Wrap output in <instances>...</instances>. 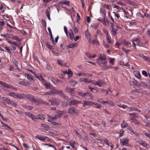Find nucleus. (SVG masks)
Instances as JSON below:
<instances>
[{
    "label": "nucleus",
    "mask_w": 150,
    "mask_h": 150,
    "mask_svg": "<svg viewBox=\"0 0 150 150\" xmlns=\"http://www.w3.org/2000/svg\"><path fill=\"white\" fill-rule=\"evenodd\" d=\"M51 103V105L58 106L61 102V100L59 98H52L49 100Z\"/></svg>",
    "instance_id": "f257e3e1"
},
{
    "label": "nucleus",
    "mask_w": 150,
    "mask_h": 150,
    "mask_svg": "<svg viewBox=\"0 0 150 150\" xmlns=\"http://www.w3.org/2000/svg\"><path fill=\"white\" fill-rule=\"evenodd\" d=\"M79 111L73 107H70L68 110V112L70 115H77Z\"/></svg>",
    "instance_id": "f03ea898"
},
{
    "label": "nucleus",
    "mask_w": 150,
    "mask_h": 150,
    "mask_svg": "<svg viewBox=\"0 0 150 150\" xmlns=\"http://www.w3.org/2000/svg\"><path fill=\"white\" fill-rule=\"evenodd\" d=\"M8 95L15 98L21 99L23 97V95H21V94L18 93H16L13 92H10L8 93Z\"/></svg>",
    "instance_id": "7ed1b4c3"
},
{
    "label": "nucleus",
    "mask_w": 150,
    "mask_h": 150,
    "mask_svg": "<svg viewBox=\"0 0 150 150\" xmlns=\"http://www.w3.org/2000/svg\"><path fill=\"white\" fill-rule=\"evenodd\" d=\"M35 137L39 140L41 141L45 142V140H47L49 141L50 140L48 139V138L46 136H42L40 135H37Z\"/></svg>",
    "instance_id": "20e7f679"
},
{
    "label": "nucleus",
    "mask_w": 150,
    "mask_h": 150,
    "mask_svg": "<svg viewBox=\"0 0 150 150\" xmlns=\"http://www.w3.org/2000/svg\"><path fill=\"white\" fill-rule=\"evenodd\" d=\"M130 84L131 85L136 86H140L141 84L136 80L133 78L130 79Z\"/></svg>",
    "instance_id": "39448f33"
},
{
    "label": "nucleus",
    "mask_w": 150,
    "mask_h": 150,
    "mask_svg": "<svg viewBox=\"0 0 150 150\" xmlns=\"http://www.w3.org/2000/svg\"><path fill=\"white\" fill-rule=\"evenodd\" d=\"M120 141L122 145H125L127 146H128L129 140L128 138H124L120 139Z\"/></svg>",
    "instance_id": "423d86ee"
},
{
    "label": "nucleus",
    "mask_w": 150,
    "mask_h": 150,
    "mask_svg": "<svg viewBox=\"0 0 150 150\" xmlns=\"http://www.w3.org/2000/svg\"><path fill=\"white\" fill-rule=\"evenodd\" d=\"M19 83L24 86H27L30 85L31 83L28 81L23 80L20 81Z\"/></svg>",
    "instance_id": "0eeeda50"
},
{
    "label": "nucleus",
    "mask_w": 150,
    "mask_h": 150,
    "mask_svg": "<svg viewBox=\"0 0 150 150\" xmlns=\"http://www.w3.org/2000/svg\"><path fill=\"white\" fill-rule=\"evenodd\" d=\"M107 63V61H105V62H98V64L100 66L101 69L103 70L106 69V68H105V67L107 66V65L106 64Z\"/></svg>",
    "instance_id": "6e6552de"
},
{
    "label": "nucleus",
    "mask_w": 150,
    "mask_h": 150,
    "mask_svg": "<svg viewBox=\"0 0 150 150\" xmlns=\"http://www.w3.org/2000/svg\"><path fill=\"white\" fill-rule=\"evenodd\" d=\"M138 142L140 144L145 148H148L149 147V145L147 144L144 141L139 140Z\"/></svg>",
    "instance_id": "1a4fd4ad"
},
{
    "label": "nucleus",
    "mask_w": 150,
    "mask_h": 150,
    "mask_svg": "<svg viewBox=\"0 0 150 150\" xmlns=\"http://www.w3.org/2000/svg\"><path fill=\"white\" fill-rule=\"evenodd\" d=\"M83 106L85 105H92L93 104H95V103L93 102H91L89 101L84 100L83 103Z\"/></svg>",
    "instance_id": "9d476101"
},
{
    "label": "nucleus",
    "mask_w": 150,
    "mask_h": 150,
    "mask_svg": "<svg viewBox=\"0 0 150 150\" xmlns=\"http://www.w3.org/2000/svg\"><path fill=\"white\" fill-rule=\"evenodd\" d=\"M50 13L51 11L50 10V8H48L45 10V14L46 15L48 19L50 21L51 20V18L50 17Z\"/></svg>",
    "instance_id": "9b49d317"
},
{
    "label": "nucleus",
    "mask_w": 150,
    "mask_h": 150,
    "mask_svg": "<svg viewBox=\"0 0 150 150\" xmlns=\"http://www.w3.org/2000/svg\"><path fill=\"white\" fill-rule=\"evenodd\" d=\"M64 112V111H60L59 112V113H57V114H55V117L56 118V119H57L58 118H59L61 117L62 116V114Z\"/></svg>",
    "instance_id": "f8f14e48"
},
{
    "label": "nucleus",
    "mask_w": 150,
    "mask_h": 150,
    "mask_svg": "<svg viewBox=\"0 0 150 150\" xmlns=\"http://www.w3.org/2000/svg\"><path fill=\"white\" fill-rule=\"evenodd\" d=\"M79 102V101L76 100H72L69 103V105L70 106H71L72 105H75L76 104H77Z\"/></svg>",
    "instance_id": "ddd939ff"
},
{
    "label": "nucleus",
    "mask_w": 150,
    "mask_h": 150,
    "mask_svg": "<svg viewBox=\"0 0 150 150\" xmlns=\"http://www.w3.org/2000/svg\"><path fill=\"white\" fill-rule=\"evenodd\" d=\"M75 88H71L69 87H67L65 88L66 91L68 93H72V92L74 90Z\"/></svg>",
    "instance_id": "4468645a"
},
{
    "label": "nucleus",
    "mask_w": 150,
    "mask_h": 150,
    "mask_svg": "<svg viewBox=\"0 0 150 150\" xmlns=\"http://www.w3.org/2000/svg\"><path fill=\"white\" fill-rule=\"evenodd\" d=\"M130 110V111H137L139 112H141L140 110L139 109L135 107L134 106L131 107L129 108Z\"/></svg>",
    "instance_id": "2eb2a0df"
},
{
    "label": "nucleus",
    "mask_w": 150,
    "mask_h": 150,
    "mask_svg": "<svg viewBox=\"0 0 150 150\" xmlns=\"http://www.w3.org/2000/svg\"><path fill=\"white\" fill-rule=\"evenodd\" d=\"M99 59L101 61L104 60H105L106 59V57L105 54H100V56H99Z\"/></svg>",
    "instance_id": "dca6fc26"
},
{
    "label": "nucleus",
    "mask_w": 150,
    "mask_h": 150,
    "mask_svg": "<svg viewBox=\"0 0 150 150\" xmlns=\"http://www.w3.org/2000/svg\"><path fill=\"white\" fill-rule=\"evenodd\" d=\"M96 85L98 86L99 87H101L102 85H105V83L102 80H100L99 81H96Z\"/></svg>",
    "instance_id": "f3484780"
},
{
    "label": "nucleus",
    "mask_w": 150,
    "mask_h": 150,
    "mask_svg": "<svg viewBox=\"0 0 150 150\" xmlns=\"http://www.w3.org/2000/svg\"><path fill=\"white\" fill-rule=\"evenodd\" d=\"M41 100L39 99H34L33 103H34L36 105H39L41 103Z\"/></svg>",
    "instance_id": "a211bd4d"
},
{
    "label": "nucleus",
    "mask_w": 150,
    "mask_h": 150,
    "mask_svg": "<svg viewBox=\"0 0 150 150\" xmlns=\"http://www.w3.org/2000/svg\"><path fill=\"white\" fill-rule=\"evenodd\" d=\"M128 126V124L124 120L122 121V123L121 124V127L123 128L126 127Z\"/></svg>",
    "instance_id": "6ab92c4d"
},
{
    "label": "nucleus",
    "mask_w": 150,
    "mask_h": 150,
    "mask_svg": "<svg viewBox=\"0 0 150 150\" xmlns=\"http://www.w3.org/2000/svg\"><path fill=\"white\" fill-rule=\"evenodd\" d=\"M21 95H23L22 96L23 98H21V99H23V98H26L28 100L30 98V97H32V95L30 94H27L25 95L23 94H21Z\"/></svg>",
    "instance_id": "aec40b11"
},
{
    "label": "nucleus",
    "mask_w": 150,
    "mask_h": 150,
    "mask_svg": "<svg viewBox=\"0 0 150 150\" xmlns=\"http://www.w3.org/2000/svg\"><path fill=\"white\" fill-rule=\"evenodd\" d=\"M79 137L81 139L84 140H87L88 139V138L87 137L85 136H83L81 134H79Z\"/></svg>",
    "instance_id": "412c9836"
},
{
    "label": "nucleus",
    "mask_w": 150,
    "mask_h": 150,
    "mask_svg": "<svg viewBox=\"0 0 150 150\" xmlns=\"http://www.w3.org/2000/svg\"><path fill=\"white\" fill-rule=\"evenodd\" d=\"M77 46L76 43H71L69 45L67 46V47L69 48H73Z\"/></svg>",
    "instance_id": "4be33fe9"
},
{
    "label": "nucleus",
    "mask_w": 150,
    "mask_h": 150,
    "mask_svg": "<svg viewBox=\"0 0 150 150\" xmlns=\"http://www.w3.org/2000/svg\"><path fill=\"white\" fill-rule=\"evenodd\" d=\"M134 74L135 76L138 79H141V76L139 72L138 71H135L134 72Z\"/></svg>",
    "instance_id": "5701e85b"
},
{
    "label": "nucleus",
    "mask_w": 150,
    "mask_h": 150,
    "mask_svg": "<svg viewBox=\"0 0 150 150\" xmlns=\"http://www.w3.org/2000/svg\"><path fill=\"white\" fill-rule=\"evenodd\" d=\"M59 3L62 4L69 5L70 4V2L68 1H63L60 2Z\"/></svg>",
    "instance_id": "b1692460"
},
{
    "label": "nucleus",
    "mask_w": 150,
    "mask_h": 150,
    "mask_svg": "<svg viewBox=\"0 0 150 150\" xmlns=\"http://www.w3.org/2000/svg\"><path fill=\"white\" fill-rule=\"evenodd\" d=\"M2 99L5 102H6V103L8 105H9V103L10 102V101L11 100L10 99L5 97H3L2 98Z\"/></svg>",
    "instance_id": "393cba45"
},
{
    "label": "nucleus",
    "mask_w": 150,
    "mask_h": 150,
    "mask_svg": "<svg viewBox=\"0 0 150 150\" xmlns=\"http://www.w3.org/2000/svg\"><path fill=\"white\" fill-rule=\"evenodd\" d=\"M42 83L44 84L46 88H50V84L47 83L45 81H44Z\"/></svg>",
    "instance_id": "a878e982"
},
{
    "label": "nucleus",
    "mask_w": 150,
    "mask_h": 150,
    "mask_svg": "<svg viewBox=\"0 0 150 150\" xmlns=\"http://www.w3.org/2000/svg\"><path fill=\"white\" fill-rule=\"evenodd\" d=\"M99 26V24L98 23H96L95 24H93L91 25V27L93 29H96Z\"/></svg>",
    "instance_id": "bb28decb"
},
{
    "label": "nucleus",
    "mask_w": 150,
    "mask_h": 150,
    "mask_svg": "<svg viewBox=\"0 0 150 150\" xmlns=\"http://www.w3.org/2000/svg\"><path fill=\"white\" fill-rule=\"evenodd\" d=\"M81 81H84L86 83H89L91 82V80H89V79L87 78H82Z\"/></svg>",
    "instance_id": "cd10ccee"
},
{
    "label": "nucleus",
    "mask_w": 150,
    "mask_h": 150,
    "mask_svg": "<svg viewBox=\"0 0 150 150\" xmlns=\"http://www.w3.org/2000/svg\"><path fill=\"white\" fill-rule=\"evenodd\" d=\"M0 84L2 85L3 87L6 88H8L9 85L3 81H1Z\"/></svg>",
    "instance_id": "c85d7f7f"
},
{
    "label": "nucleus",
    "mask_w": 150,
    "mask_h": 150,
    "mask_svg": "<svg viewBox=\"0 0 150 150\" xmlns=\"http://www.w3.org/2000/svg\"><path fill=\"white\" fill-rule=\"evenodd\" d=\"M70 145L73 148H75V146H74V145L76 144V142L74 141L71 140V141L70 142Z\"/></svg>",
    "instance_id": "c756f323"
},
{
    "label": "nucleus",
    "mask_w": 150,
    "mask_h": 150,
    "mask_svg": "<svg viewBox=\"0 0 150 150\" xmlns=\"http://www.w3.org/2000/svg\"><path fill=\"white\" fill-rule=\"evenodd\" d=\"M106 103H107L111 106H113L114 105L113 103L110 100L107 101H105V104Z\"/></svg>",
    "instance_id": "7c9ffc66"
},
{
    "label": "nucleus",
    "mask_w": 150,
    "mask_h": 150,
    "mask_svg": "<svg viewBox=\"0 0 150 150\" xmlns=\"http://www.w3.org/2000/svg\"><path fill=\"white\" fill-rule=\"evenodd\" d=\"M38 119L41 120H43L45 119L44 116L43 115H38L37 116Z\"/></svg>",
    "instance_id": "2f4dec72"
},
{
    "label": "nucleus",
    "mask_w": 150,
    "mask_h": 150,
    "mask_svg": "<svg viewBox=\"0 0 150 150\" xmlns=\"http://www.w3.org/2000/svg\"><path fill=\"white\" fill-rule=\"evenodd\" d=\"M11 105L14 107H16L17 106V104L14 102L13 101L11 100L9 103V105Z\"/></svg>",
    "instance_id": "473e14b6"
},
{
    "label": "nucleus",
    "mask_w": 150,
    "mask_h": 150,
    "mask_svg": "<svg viewBox=\"0 0 150 150\" xmlns=\"http://www.w3.org/2000/svg\"><path fill=\"white\" fill-rule=\"evenodd\" d=\"M61 103H62V107H65L67 106L68 103L66 101H65V102L62 101L61 102Z\"/></svg>",
    "instance_id": "72a5a7b5"
},
{
    "label": "nucleus",
    "mask_w": 150,
    "mask_h": 150,
    "mask_svg": "<svg viewBox=\"0 0 150 150\" xmlns=\"http://www.w3.org/2000/svg\"><path fill=\"white\" fill-rule=\"evenodd\" d=\"M127 3L132 6H134L136 5V4L134 2L129 0L127 1Z\"/></svg>",
    "instance_id": "f704fd0d"
},
{
    "label": "nucleus",
    "mask_w": 150,
    "mask_h": 150,
    "mask_svg": "<svg viewBox=\"0 0 150 150\" xmlns=\"http://www.w3.org/2000/svg\"><path fill=\"white\" fill-rule=\"evenodd\" d=\"M109 62L112 64L113 65L114 63L115 59L114 58H110Z\"/></svg>",
    "instance_id": "c9c22d12"
},
{
    "label": "nucleus",
    "mask_w": 150,
    "mask_h": 150,
    "mask_svg": "<svg viewBox=\"0 0 150 150\" xmlns=\"http://www.w3.org/2000/svg\"><path fill=\"white\" fill-rule=\"evenodd\" d=\"M27 78L30 81L33 80L34 79L31 77V76L28 74H25Z\"/></svg>",
    "instance_id": "e433bc0d"
},
{
    "label": "nucleus",
    "mask_w": 150,
    "mask_h": 150,
    "mask_svg": "<svg viewBox=\"0 0 150 150\" xmlns=\"http://www.w3.org/2000/svg\"><path fill=\"white\" fill-rule=\"evenodd\" d=\"M69 35L70 36V38L71 40H73L74 37V34L73 33H69Z\"/></svg>",
    "instance_id": "4c0bfd02"
},
{
    "label": "nucleus",
    "mask_w": 150,
    "mask_h": 150,
    "mask_svg": "<svg viewBox=\"0 0 150 150\" xmlns=\"http://www.w3.org/2000/svg\"><path fill=\"white\" fill-rule=\"evenodd\" d=\"M122 50L123 51L125 52L127 54H128V53L130 51V50L126 49L124 47L122 48Z\"/></svg>",
    "instance_id": "58836bf2"
},
{
    "label": "nucleus",
    "mask_w": 150,
    "mask_h": 150,
    "mask_svg": "<svg viewBox=\"0 0 150 150\" xmlns=\"http://www.w3.org/2000/svg\"><path fill=\"white\" fill-rule=\"evenodd\" d=\"M94 104L96 105V106L95 107V108H98L99 109H100L101 108V105L100 104H99L98 103H95V104Z\"/></svg>",
    "instance_id": "ea45409f"
},
{
    "label": "nucleus",
    "mask_w": 150,
    "mask_h": 150,
    "mask_svg": "<svg viewBox=\"0 0 150 150\" xmlns=\"http://www.w3.org/2000/svg\"><path fill=\"white\" fill-rule=\"evenodd\" d=\"M124 131L123 129H121L120 130V133L119 135L120 137H121L123 135V134L124 133Z\"/></svg>",
    "instance_id": "a19ab883"
},
{
    "label": "nucleus",
    "mask_w": 150,
    "mask_h": 150,
    "mask_svg": "<svg viewBox=\"0 0 150 150\" xmlns=\"http://www.w3.org/2000/svg\"><path fill=\"white\" fill-rule=\"evenodd\" d=\"M8 42L10 44H11L13 45H14L15 46H17V44L16 43V42H13L11 40H9L8 41Z\"/></svg>",
    "instance_id": "79ce46f5"
},
{
    "label": "nucleus",
    "mask_w": 150,
    "mask_h": 150,
    "mask_svg": "<svg viewBox=\"0 0 150 150\" xmlns=\"http://www.w3.org/2000/svg\"><path fill=\"white\" fill-rule=\"evenodd\" d=\"M143 133L145 136L148 137L149 139H150V134H149L145 132V131H144L143 132Z\"/></svg>",
    "instance_id": "37998d69"
},
{
    "label": "nucleus",
    "mask_w": 150,
    "mask_h": 150,
    "mask_svg": "<svg viewBox=\"0 0 150 150\" xmlns=\"http://www.w3.org/2000/svg\"><path fill=\"white\" fill-rule=\"evenodd\" d=\"M41 23L43 25V26L46 28V23L45 21L44 20H42V21Z\"/></svg>",
    "instance_id": "c03bdc74"
},
{
    "label": "nucleus",
    "mask_w": 150,
    "mask_h": 150,
    "mask_svg": "<svg viewBox=\"0 0 150 150\" xmlns=\"http://www.w3.org/2000/svg\"><path fill=\"white\" fill-rule=\"evenodd\" d=\"M123 44L125 46H128L130 44L129 42L126 40H124L122 42Z\"/></svg>",
    "instance_id": "a18cd8bd"
},
{
    "label": "nucleus",
    "mask_w": 150,
    "mask_h": 150,
    "mask_svg": "<svg viewBox=\"0 0 150 150\" xmlns=\"http://www.w3.org/2000/svg\"><path fill=\"white\" fill-rule=\"evenodd\" d=\"M141 84L144 87H147L148 86L147 85H146V83L144 81H141Z\"/></svg>",
    "instance_id": "49530a36"
},
{
    "label": "nucleus",
    "mask_w": 150,
    "mask_h": 150,
    "mask_svg": "<svg viewBox=\"0 0 150 150\" xmlns=\"http://www.w3.org/2000/svg\"><path fill=\"white\" fill-rule=\"evenodd\" d=\"M57 61L58 62V64L59 65H60L61 66H63V65H62L63 61H62L60 59L59 60V59H58L57 60Z\"/></svg>",
    "instance_id": "de8ad7c7"
},
{
    "label": "nucleus",
    "mask_w": 150,
    "mask_h": 150,
    "mask_svg": "<svg viewBox=\"0 0 150 150\" xmlns=\"http://www.w3.org/2000/svg\"><path fill=\"white\" fill-rule=\"evenodd\" d=\"M47 45L50 49L53 50L54 49V48H53V46L50 45L49 42H47Z\"/></svg>",
    "instance_id": "09e8293b"
},
{
    "label": "nucleus",
    "mask_w": 150,
    "mask_h": 150,
    "mask_svg": "<svg viewBox=\"0 0 150 150\" xmlns=\"http://www.w3.org/2000/svg\"><path fill=\"white\" fill-rule=\"evenodd\" d=\"M129 115L130 116L132 115L133 116H132V117L133 118H134V117L137 118V117L136 116V113H129Z\"/></svg>",
    "instance_id": "8fccbe9b"
},
{
    "label": "nucleus",
    "mask_w": 150,
    "mask_h": 150,
    "mask_svg": "<svg viewBox=\"0 0 150 150\" xmlns=\"http://www.w3.org/2000/svg\"><path fill=\"white\" fill-rule=\"evenodd\" d=\"M5 25V23L3 21L2 19H0V25L1 26H4Z\"/></svg>",
    "instance_id": "3c124183"
},
{
    "label": "nucleus",
    "mask_w": 150,
    "mask_h": 150,
    "mask_svg": "<svg viewBox=\"0 0 150 150\" xmlns=\"http://www.w3.org/2000/svg\"><path fill=\"white\" fill-rule=\"evenodd\" d=\"M8 88L12 89H13L14 90H15L16 91L17 90V89H16V88H15L13 86L11 85H9Z\"/></svg>",
    "instance_id": "603ef678"
},
{
    "label": "nucleus",
    "mask_w": 150,
    "mask_h": 150,
    "mask_svg": "<svg viewBox=\"0 0 150 150\" xmlns=\"http://www.w3.org/2000/svg\"><path fill=\"white\" fill-rule=\"evenodd\" d=\"M85 33H86V36L87 38H89V37H90V33L88 32V29H87L86 30V31Z\"/></svg>",
    "instance_id": "864d4df0"
},
{
    "label": "nucleus",
    "mask_w": 150,
    "mask_h": 150,
    "mask_svg": "<svg viewBox=\"0 0 150 150\" xmlns=\"http://www.w3.org/2000/svg\"><path fill=\"white\" fill-rule=\"evenodd\" d=\"M133 122L136 125H138L140 124V122L137 119H134L133 121Z\"/></svg>",
    "instance_id": "5fc2aeb1"
},
{
    "label": "nucleus",
    "mask_w": 150,
    "mask_h": 150,
    "mask_svg": "<svg viewBox=\"0 0 150 150\" xmlns=\"http://www.w3.org/2000/svg\"><path fill=\"white\" fill-rule=\"evenodd\" d=\"M1 123L2 125V126L3 127H6V129L8 127H9V126L8 125H6V124H5L4 123V122H1Z\"/></svg>",
    "instance_id": "6e6d98bb"
},
{
    "label": "nucleus",
    "mask_w": 150,
    "mask_h": 150,
    "mask_svg": "<svg viewBox=\"0 0 150 150\" xmlns=\"http://www.w3.org/2000/svg\"><path fill=\"white\" fill-rule=\"evenodd\" d=\"M105 18H104V19L103 20L102 19H101L100 18H98V20L100 21L101 22H102L103 24H104L105 23Z\"/></svg>",
    "instance_id": "4d7b16f0"
},
{
    "label": "nucleus",
    "mask_w": 150,
    "mask_h": 150,
    "mask_svg": "<svg viewBox=\"0 0 150 150\" xmlns=\"http://www.w3.org/2000/svg\"><path fill=\"white\" fill-rule=\"evenodd\" d=\"M38 79L40 81H42V83H43L44 81L45 80L43 79L42 76H40L39 77V78Z\"/></svg>",
    "instance_id": "13d9d810"
},
{
    "label": "nucleus",
    "mask_w": 150,
    "mask_h": 150,
    "mask_svg": "<svg viewBox=\"0 0 150 150\" xmlns=\"http://www.w3.org/2000/svg\"><path fill=\"white\" fill-rule=\"evenodd\" d=\"M59 95L63 98L65 97V96H66L62 91H61Z\"/></svg>",
    "instance_id": "bf43d9fd"
},
{
    "label": "nucleus",
    "mask_w": 150,
    "mask_h": 150,
    "mask_svg": "<svg viewBox=\"0 0 150 150\" xmlns=\"http://www.w3.org/2000/svg\"><path fill=\"white\" fill-rule=\"evenodd\" d=\"M98 102L102 104H105V101L103 100L102 99H98Z\"/></svg>",
    "instance_id": "052dcab7"
},
{
    "label": "nucleus",
    "mask_w": 150,
    "mask_h": 150,
    "mask_svg": "<svg viewBox=\"0 0 150 150\" xmlns=\"http://www.w3.org/2000/svg\"><path fill=\"white\" fill-rule=\"evenodd\" d=\"M5 49L7 51V52L9 53H11V51H12V49H9L8 47L5 46Z\"/></svg>",
    "instance_id": "680f3d73"
},
{
    "label": "nucleus",
    "mask_w": 150,
    "mask_h": 150,
    "mask_svg": "<svg viewBox=\"0 0 150 150\" xmlns=\"http://www.w3.org/2000/svg\"><path fill=\"white\" fill-rule=\"evenodd\" d=\"M25 114L29 117H30V116L32 115V114L31 113L27 112H25Z\"/></svg>",
    "instance_id": "e2e57ef3"
},
{
    "label": "nucleus",
    "mask_w": 150,
    "mask_h": 150,
    "mask_svg": "<svg viewBox=\"0 0 150 150\" xmlns=\"http://www.w3.org/2000/svg\"><path fill=\"white\" fill-rule=\"evenodd\" d=\"M143 59L146 61H147L149 62H150V59L148 57H147L145 56L144 57Z\"/></svg>",
    "instance_id": "0e129e2a"
},
{
    "label": "nucleus",
    "mask_w": 150,
    "mask_h": 150,
    "mask_svg": "<svg viewBox=\"0 0 150 150\" xmlns=\"http://www.w3.org/2000/svg\"><path fill=\"white\" fill-rule=\"evenodd\" d=\"M57 90L55 88L53 89L52 91V95L55 94H56Z\"/></svg>",
    "instance_id": "69168bd1"
},
{
    "label": "nucleus",
    "mask_w": 150,
    "mask_h": 150,
    "mask_svg": "<svg viewBox=\"0 0 150 150\" xmlns=\"http://www.w3.org/2000/svg\"><path fill=\"white\" fill-rule=\"evenodd\" d=\"M127 129L129 130L132 133V132H134V131L132 127L130 126H129L127 128Z\"/></svg>",
    "instance_id": "338daca9"
},
{
    "label": "nucleus",
    "mask_w": 150,
    "mask_h": 150,
    "mask_svg": "<svg viewBox=\"0 0 150 150\" xmlns=\"http://www.w3.org/2000/svg\"><path fill=\"white\" fill-rule=\"evenodd\" d=\"M142 74H143V75L145 76H148V74L147 72L145 71L144 70H143L142 71Z\"/></svg>",
    "instance_id": "774afa93"
}]
</instances>
